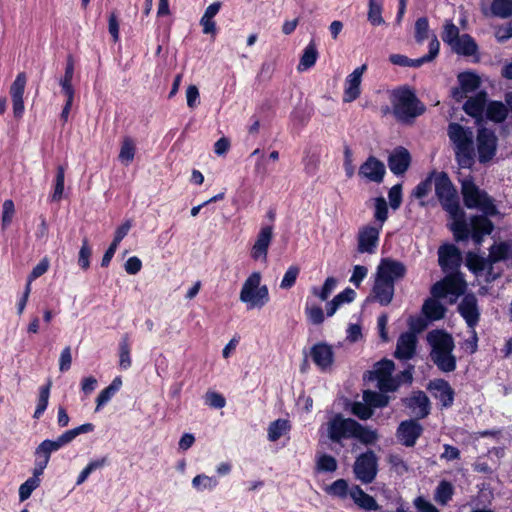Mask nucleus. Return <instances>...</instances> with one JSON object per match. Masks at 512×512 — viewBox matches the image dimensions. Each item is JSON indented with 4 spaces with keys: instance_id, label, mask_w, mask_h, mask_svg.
Masks as SVG:
<instances>
[{
    "instance_id": "052dcab7",
    "label": "nucleus",
    "mask_w": 512,
    "mask_h": 512,
    "mask_svg": "<svg viewBox=\"0 0 512 512\" xmlns=\"http://www.w3.org/2000/svg\"><path fill=\"white\" fill-rule=\"evenodd\" d=\"M351 412L361 420H368L373 415L371 406L365 401L364 403L354 402L351 407Z\"/></svg>"
},
{
    "instance_id": "ea45409f",
    "label": "nucleus",
    "mask_w": 512,
    "mask_h": 512,
    "mask_svg": "<svg viewBox=\"0 0 512 512\" xmlns=\"http://www.w3.org/2000/svg\"><path fill=\"white\" fill-rule=\"evenodd\" d=\"M291 426L286 419H277L269 424L268 439L272 442L280 439L286 432L290 430Z\"/></svg>"
},
{
    "instance_id": "7ed1b4c3",
    "label": "nucleus",
    "mask_w": 512,
    "mask_h": 512,
    "mask_svg": "<svg viewBox=\"0 0 512 512\" xmlns=\"http://www.w3.org/2000/svg\"><path fill=\"white\" fill-rule=\"evenodd\" d=\"M391 103L395 118L406 124L413 123L415 118L426 111L425 105L417 97L415 91L406 85L392 91Z\"/></svg>"
},
{
    "instance_id": "c756f323",
    "label": "nucleus",
    "mask_w": 512,
    "mask_h": 512,
    "mask_svg": "<svg viewBox=\"0 0 512 512\" xmlns=\"http://www.w3.org/2000/svg\"><path fill=\"white\" fill-rule=\"evenodd\" d=\"M451 47L455 53L463 56H472L478 51L476 41L469 34L461 35Z\"/></svg>"
},
{
    "instance_id": "72a5a7b5",
    "label": "nucleus",
    "mask_w": 512,
    "mask_h": 512,
    "mask_svg": "<svg viewBox=\"0 0 512 512\" xmlns=\"http://www.w3.org/2000/svg\"><path fill=\"white\" fill-rule=\"evenodd\" d=\"M423 313L432 321L444 318L446 307L436 299H427L423 304Z\"/></svg>"
},
{
    "instance_id": "dca6fc26",
    "label": "nucleus",
    "mask_w": 512,
    "mask_h": 512,
    "mask_svg": "<svg viewBox=\"0 0 512 512\" xmlns=\"http://www.w3.org/2000/svg\"><path fill=\"white\" fill-rule=\"evenodd\" d=\"M367 70V65L357 67L345 79L343 102L350 103L359 98L361 94L362 76Z\"/></svg>"
},
{
    "instance_id": "6ab92c4d",
    "label": "nucleus",
    "mask_w": 512,
    "mask_h": 512,
    "mask_svg": "<svg viewBox=\"0 0 512 512\" xmlns=\"http://www.w3.org/2000/svg\"><path fill=\"white\" fill-rule=\"evenodd\" d=\"M427 389L434 391L433 396L440 401L442 408L447 409L453 406L455 391L445 379L431 380L428 383Z\"/></svg>"
},
{
    "instance_id": "c03bdc74",
    "label": "nucleus",
    "mask_w": 512,
    "mask_h": 512,
    "mask_svg": "<svg viewBox=\"0 0 512 512\" xmlns=\"http://www.w3.org/2000/svg\"><path fill=\"white\" fill-rule=\"evenodd\" d=\"M95 426L92 423H84L78 427H75L70 430H66L64 433H62L59 438L63 442L64 445H67L68 443L72 442L77 436L84 433H90L94 431Z\"/></svg>"
},
{
    "instance_id": "9d476101",
    "label": "nucleus",
    "mask_w": 512,
    "mask_h": 512,
    "mask_svg": "<svg viewBox=\"0 0 512 512\" xmlns=\"http://www.w3.org/2000/svg\"><path fill=\"white\" fill-rule=\"evenodd\" d=\"M356 420L345 418L341 413L335 414L327 422L328 438L334 443H341L344 439L353 437Z\"/></svg>"
},
{
    "instance_id": "b1692460",
    "label": "nucleus",
    "mask_w": 512,
    "mask_h": 512,
    "mask_svg": "<svg viewBox=\"0 0 512 512\" xmlns=\"http://www.w3.org/2000/svg\"><path fill=\"white\" fill-rule=\"evenodd\" d=\"M466 266L475 275H479L486 271L487 275L491 277L492 280H495L500 276L499 274H493V267L490 264L488 257L484 258L475 252L469 251L466 254Z\"/></svg>"
},
{
    "instance_id": "f3484780",
    "label": "nucleus",
    "mask_w": 512,
    "mask_h": 512,
    "mask_svg": "<svg viewBox=\"0 0 512 512\" xmlns=\"http://www.w3.org/2000/svg\"><path fill=\"white\" fill-rule=\"evenodd\" d=\"M382 226H364L358 233V252L372 254L376 251Z\"/></svg>"
},
{
    "instance_id": "5701e85b",
    "label": "nucleus",
    "mask_w": 512,
    "mask_h": 512,
    "mask_svg": "<svg viewBox=\"0 0 512 512\" xmlns=\"http://www.w3.org/2000/svg\"><path fill=\"white\" fill-rule=\"evenodd\" d=\"M461 252L453 244H445L438 250V262L443 270H455L461 264Z\"/></svg>"
},
{
    "instance_id": "338daca9",
    "label": "nucleus",
    "mask_w": 512,
    "mask_h": 512,
    "mask_svg": "<svg viewBox=\"0 0 512 512\" xmlns=\"http://www.w3.org/2000/svg\"><path fill=\"white\" fill-rule=\"evenodd\" d=\"M14 213H15L14 202L11 199L5 200L3 203V206H2V220H1L3 229L7 228L11 224Z\"/></svg>"
},
{
    "instance_id": "603ef678",
    "label": "nucleus",
    "mask_w": 512,
    "mask_h": 512,
    "mask_svg": "<svg viewBox=\"0 0 512 512\" xmlns=\"http://www.w3.org/2000/svg\"><path fill=\"white\" fill-rule=\"evenodd\" d=\"M92 255V249L89 245V240L87 237L83 238L82 245L79 250L78 255V265L84 271L90 268V257Z\"/></svg>"
},
{
    "instance_id": "3c124183",
    "label": "nucleus",
    "mask_w": 512,
    "mask_h": 512,
    "mask_svg": "<svg viewBox=\"0 0 512 512\" xmlns=\"http://www.w3.org/2000/svg\"><path fill=\"white\" fill-rule=\"evenodd\" d=\"M64 182H65V168L62 165H59L56 169L55 185H54V191L51 195V201L57 202L62 199L63 192H64Z\"/></svg>"
},
{
    "instance_id": "774afa93",
    "label": "nucleus",
    "mask_w": 512,
    "mask_h": 512,
    "mask_svg": "<svg viewBox=\"0 0 512 512\" xmlns=\"http://www.w3.org/2000/svg\"><path fill=\"white\" fill-rule=\"evenodd\" d=\"M389 204L393 210H397L402 203V184L392 186L388 192Z\"/></svg>"
},
{
    "instance_id": "ddd939ff",
    "label": "nucleus",
    "mask_w": 512,
    "mask_h": 512,
    "mask_svg": "<svg viewBox=\"0 0 512 512\" xmlns=\"http://www.w3.org/2000/svg\"><path fill=\"white\" fill-rule=\"evenodd\" d=\"M273 239V225L262 226L251 248L250 256L253 260L267 261L268 250Z\"/></svg>"
},
{
    "instance_id": "c9c22d12",
    "label": "nucleus",
    "mask_w": 512,
    "mask_h": 512,
    "mask_svg": "<svg viewBox=\"0 0 512 512\" xmlns=\"http://www.w3.org/2000/svg\"><path fill=\"white\" fill-rule=\"evenodd\" d=\"M457 78L462 90L468 93L476 91L481 85L480 77L471 71L461 72Z\"/></svg>"
},
{
    "instance_id": "79ce46f5",
    "label": "nucleus",
    "mask_w": 512,
    "mask_h": 512,
    "mask_svg": "<svg viewBox=\"0 0 512 512\" xmlns=\"http://www.w3.org/2000/svg\"><path fill=\"white\" fill-rule=\"evenodd\" d=\"M436 170L431 171L427 177L420 181L412 191V196L416 199L425 198L432 190V184L435 183Z\"/></svg>"
},
{
    "instance_id": "e433bc0d",
    "label": "nucleus",
    "mask_w": 512,
    "mask_h": 512,
    "mask_svg": "<svg viewBox=\"0 0 512 512\" xmlns=\"http://www.w3.org/2000/svg\"><path fill=\"white\" fill-rule=\"evenodd\" d=\"M135 153L136 144L134 139L130 136H125L121 142L120 152L118 155L119 160L128 165L134 160Z\"/></svg>"
},
{
    "instance_id": "37998d69",
    "label": "nucleus",
    "mask_w": 512,
    "mask_h": 512,
    "mask_svg": "<svg viewBox=\"0 0 512 512\" xmlns=\"http://www.w3.org/2000/svg\"><path fill=\"white\" fill-rule=\"evenodd\" d=\"M50 388H51V381H48L46 385H43L39 388V396L37 401V406L35 409V412L33 414L34 419H39L45 412L48 406L49 402V396H50Z\"/></svg>"
},
{
    "instance_id": "58836bf2",
    "label": "nucleus",
    "mask_w": 512,
    "mask_h": 512,
    "mask_svg": "<svg viewBox=\"0 0 512 512\" xmlns=\"http://www.w3.org/2000/svg\"><path fill=\"white\" fill-rule=\"evenodd\" d=\"M387 392H379L367 390L363 394V399L371 408H384L388 406L390 397L386 395Z\"/></svg>"
},
{
    "instance_id": "864d4df0",
    "label": "nucleus",
    "mask_w": 512,
    "mask_h": 512,
    "mask_svg": "<svg viewBox=\"0 0 512 512\" xmlns=\"http://www.w3.org/2000/svg\"><path fill=\"white\" fill-rule=\"evenodd\" d=\"M336 284L337 281L334 277H327L320 289L317 287L312 288V293L322 301H326L336 287Z\"/></svg>"
},
{
    "instance_id": "49530a36",
    "label": "nucleus",
    "mask_w": 512,
    "mask_h": 512,
    "mask_svg": "<svg viewBox=\"0 0 512 512\" xmlns=\"http://www.w3.org/2000/svg\"><path fill=\"white\" fill-rule=\"evenodd\" d=\"M40 476L41 475H35V473L33 472V475L20 485V487H19L20 501L27 500L31 496L32 492L40 486V482H41Z\"/></svg>"
},
{
    "instance_id": "412c9836",
    "label": "nucleus",
    "mask_w": 512,
    "mask_h": 512,
    "mask_svg": "<svg viewBox=\"0 0 512 512\" xmlns=\"http://www.w3.org/2000/svg\"><path fill=\"white\" fill-rule=\"evenodd\" d=\"M310 356L315 365L322 371L330 368L334 362L333 348L325 342L314 344L311 347Z\"/></svg>"
},
{
    "instance_id": "473e14b6",
    "label": "nucleus",
    "mask_w": 512,
    "mask_h": 512,
    "mask_svg": "<svg viewBox=\"0 0 512 512\" xmlns=\"http://www.w3.org/2000/svg\"><path fill=\"white\" fill-rule=\"evenodd\" d=\"M122 379L120 376L115 377L112 382L104 388L96 398V411H99L110 399L120 390Z\"/></svg>"
},
{
    "instance_id": "2eb2a0df",
    "label": "nucleus",
    "mask_w": 512,
    "mask_h": 512,
    "mask_svg": "<svg viewBox=\"0 0 512 512\" xmlns=\"http://www.w3.org/2000/svg\"><path fill=\"white\" fill-rule=\"evenodd\" d=\"M458 312L470 329H474L480 320L477 297L473 293L464 295L458 305Z\"/></svg>"
},
{
    "instance_id": "f704fd0d",
    "label": "nucleus",
    "mask_w": 512,
    "mask_h": 512,
    "mask_svg": "<svg viewBox=\"0 0 512 512\" xmlns=\"http://www.w3.org/2000/svg\"><path fill=\"white\" fill-rule=\"evenodd\" d=\"M453 494L454 487L452 483L447 480H441L435 489L434 500L438 504L445 506L452 499Z\"/></svg>"
},
{
    "instance_id": "a19ab883",
    "label": "nucleus",
    "mask_w": 512,
    "mask_h": 512,
    "mask_svg": "<svg viewBox=\"0 0 512 512\" xmlns=\"http://www.w3.org/2000/svg\"><path fill=\"white\" fill-rule=\"evenodd\" d=\"M490 12L494 17L507 19L512 16V0H493Z\"/></svg>"
},
{
    "instance_id": "c85d7f7f",
    "label": "nucleus",
    "mask_w": 512,
    "mask_h": 512,
    "mask_svg": "<svg viewBox=\"0 0 512 512\" xmlns=\"http://www.w3.org/2000/svg\"><path fill=\"white\" fill-rule=\"evenodd\" d=\"M318 57L319 53L316 43L314 40H311L303 50L297 70L302 72L312 68L316 64Z\"/></svg>"
},
{
    "instance_id": "f8f14e48",
    "label": "nucleus",
    "mask_w": 512,
    "mask_h": 512,
    "mask_svg": "<svg viewBox=\"0 0 512 512\" xmlns=\"http://www.w3.org/2000/svg\"><path fill=\"white\" fill-rule=\"evenodd\" d=\"M420 419H408L402 421L396 430L398 442L405 447H414L422 436L424 428L419 423Z\"/></svg>"
},
{
    "instance_id": "e2e57ef3",
    "label": "nucleus",
    "mask_w": 512,
    "mask_h": 512,
    "mask_svg": "<svg viewBox=\"0 0 512 512\" xmlns=\"http://www.w3.org/2000/svg\"><path fill=\"white\" fill-rule=\"evenodd\" d=\"M444 280L449 294L460 295L464 292L465 283L459 276H447Z\"/></svg>"
},
{
    "instance_id": "39448f33",
    "label": "nucleus",
    "mask_w": 512,
    "mask_h": 512,
    "mask_svg": "<svg viewBox=\"0 0 512 512\" xmlns=\"http://www.w3.org/2000/svg\"><path fill=\"white\" fill-rule=\"evenodd\" d=\"M434 185L435 194L441 207L451 218H454L463 209L460 207L457 190L449 175L444 171H436Z\"/></svg>"
},
{
    "instance_id": "bb28decb",
    "label": "nucleus",
    "mask_w": 512,
    "mask_h": 512,
    "mask_svg": "<svg viewBox=\"0 0 512 512\" xmlns=\"http://www.w3.org/2000/svg\"><path fill=\"white\" fill-rule=\"evenodd\" d=\"M350 497L361 509L366 511H376L379 509V505L375 498L367 494L359 485H354L350 489Z\"/></svg>"
},
{
    "instance_id": "5fc2aeb1",
    "label": "nucleus",
    "mask_w": 512,
    "mask_h": 512,
    "mask_svg": "<svg viewBox=\"0 0 512 512\" xmlns=\"http://www.w3.org/2000/svg\"><path fill=\"white\" fill-rule=\"evenodd\" d=\"M326 492L332 496L346 498L350 494L348 482L345 479H337L326 488Z\"/></svg>"
},
{
    "instance_id": "393cba45",
    "label": "nucleus",
    "mask_w": 512,
    "mask_h": 512,
    "mask_svg": "<svg viewBox=\"0 0 512 512\" xmlns=\"http://www.w3.org/2000/svg\"><path fill=\"white\" fill-rule=\"evenodd\" d=\"M417 339L412 333H403L397 341L394 356L399 360H409L416 352Z\"/></svg>"
},
{
    "instance_id": "a18cd8bd",
    "label": "nucleus",
    "mask_w": 512,
    "mask_h": 512,
    "mask_svg": "<svg viewBox=\"0 0 512 512\" xmlns=\"http://www.w3.org/2000/svg\"><path fill=\"white\" fill-rule=\"evenodd\" d=\"M363 444H373L377 440V433L356 421L353 437Z\"/></svg>"
},
{
    "instance_id": "423d86ee",
    "label": "nucleus",
    "mask_w": 512,
    "mask_h": 512,
    "mask_svg": "<svg viewBox=\"0 0 512 512\" xmlns=\"http://www.w3.org/2000/svg\"><path fill=\"white\" fill-rule=\"evenodd\" d=\"M261 279V273L255 271L247 277L242 285L239 298L249 308H261L270 300L268 287L260 285Z\"/></svg>"
},
{
    "instance_id": "09e8293b",
    "label": "nucleus",
    "mask_w": 512,
    "mask_h": 512,
    "mask_svg": "<svg viewBox=\"0 0 512 512\" xmlns=\"http://www.w3.org/2000/svg\"><path fill=\"white\" fill-rule=\"evenodd\" d=\"M368 21L373 26H379L384 23L382 17V0H369Z\"/></svg>"
},
{
    "instance_id": "a878e982",
    "label": "nucleus",
    "mask_w": 512,
    "mask_h": 512,
    "mask_svg": "<svg viewBox=\"0 0 512 512\" xmlns=\"http://www.w3.org/2000/svg\"><path fill=\"white\" fill-rule=\"evenodd\" d=\"M486 103L487 94L485 91H480L464 103L463 110L467 115L479 120L483 117Z\"/></svg>"
},
{
    "instance_id": "7c9ffc66",
    "label": "nucleus",
    "mask_w": 512,
    "mask_h": 512,
    "mask_svg": "<svg viewBox=\"0 0 512 512\" xmlns=\"http://www.w3.org/2000/svg\"><path fill=\"white\" fill-rule=\"evenodd\" d=\"M486 118L495 123H502L508 116V108L501 101H490L485 106Z\"/></svg>"
},
{
    "instance_id": "69168bd1",
    "label": "nucleus",
    "mask_w": 512,
    "mask_h": 512,
    "mask_svg": "<svg viewBox=\"0 0 512 512\" xmlns=\"http://www.w3.org/2000/svg\"><path fill=\"white\" fill-rule=\"evenodd\" d=\"M204 399L206 405L215 409H222L226 405L225 397L221 393L215 391H208L205 394Z\"/></svg>"
},
{
    "instance_id": "680f3d73",
    "label": "nucleus",
    "mask_w": 512,
    "mask_h": 512,
    "mask_svg": "<svg viewBox=\"0 0 512 512\" xmlns=\"http://www.w3.org/2000/svg\"><path fill=\"white\" fill-rule=\"evenodd\" d=\"M218 484L217 480L204 474L196 475L192 480V485L197 490L212 489Z\"/></svg>"
},
{
    "instance_id": "4d7b16f0",
    "label": "nucleus",
    "mask_w": 512,
    "mask_h": 512,
    "mask_svg": "<svg viewBox=\"0 0 512 512\" xmlns=\"http://www.w3.org/2000/svg\"><path fill=\"white\" fill-rule=\"evenodd\" d=\"M429 20L427 17H420L415 22V40L421 44L428 38Z\"/></svg>"
},
{
    "instance_id": "0eeeda50",
    "label": "nucleus",
    "mask_w": 512,
    "mask_h": 512,
    "mask_svg": "<svg viewBox=\"0 0 512 512\" xmlns=\"http://www.w3.org/2000/svg\"><path fill=\"white\" fill-rule=\"evenodd\" d=\"M395 364L392 360L383 358L373 365L372 370L364 372L363 379L377 381V387L381 392L397 391V383L393 381Z\"/></svg>"
},
{
    "instance_id": "13d9d810",
    "label": "nucleus",
    "mask_w": 512,
    "mask_h": 512,
    "mask_svg": "<svg viewBox=\"0 0 512 512\" xmlns=\"http://www.w3.org/2000/svg\"><path fill=\"white\" fill-rule=\"evenodd\" d=\"M337 467V460L329 454H322L320 457H318L316 462V468L320 472L331 473L336 471Z\"/></svg>"
},
{
    "instance_id": "8fccbe9b",
    "label": "nucleus",
    "mask_w": 512,
    "mask_h": 512,
    "mask_svg": "<svg viewBox=\"0 0 512 512\" xmlns=\"http://www.w3.org/2000/svg\"><path fill=\"white\" fill-rule=\"evenodd\" d=\"M27 83V76L25 72H20L17 74L15 80L10 86V96L11 99H23L25 87Z\"/></svg>"
},
{
    "instance_id": "4be33fe9",
    "label": "nucleus",
    "mask_w": 512,
    "mask_h": 512,
    "mask_svg": "<svg viewBox=\"0 0 512 512\" xmlns=\"http://www.w3.org/2000/svg\"><path fill=\"white\" fill-rule=\"evenodd\" d=\"M386 173L385 165L375 156H369L359 168V175L375 183H381Z\"/></svg>"
},
{
    "instance_id": "de8ad7c7",
    "label": "nucleus",
    "mask_w": 512,
    "mask_h": 512,
    "mask_svg": "<svg viewBox=\"0 0 512 512\" xmlns=\"http://www.w3.org/2000/svg\"><path fill=\"white\" fill-rule=\"evenodd\" d=\"M131 348L128 336L125 335L119 343V365L122 369L126 370L131 367Z\"/></svg>"
},
{
    "instance_id": "4c0bfd02",
    "label": "nucleus",
    "mask_w": 512,
    "mask_h": 512,
    "mask_svg": "<svg viewBox=\"0 0 512 512\" xmlns=\"http://www.w3.org/2000/svg\"><path fill=\"white\" fill-rule=\"evenodd\" d=\"M35 462L33 472L35 475H42L48 463L50 461L51 453L47 449L39 444L34 451Z\"/></svg>"
},
{
    "instance_id": "f03ea898",
    "label": "nucleus",
    "mask_w": 512,
    "mask_h": 512,
    "mask_svg": "<svg viewBox=\"0 0 512 512\" xmlns=\"http://www.w3.org/2000/svg\"><path fill=\"white\" fill-rule=\"evenodd\" d=\"M427 341L431 346L430 358L437 368L444 373L455 371L457 359L453 355V336L444 329H434L428 332Z\"/></svg>"
},
{
    "instance_id": "9b49d317",
    "label": "nucleus",
    "mask_w": 512,
    "mask_h": 512,
    "mask_svg": "<svg viewBox=\"0 0 512 512\" xmlns=\"http://www.w3.org/2000/svg\"><path fill=\"white\" fill-rule=\"evenodd\" d=\"M498 139L492 129L481 127L477 130L476 144L481 164L490 162L496 155Z\"/></svg>"
},
{
    "instance_id": "0e129e2a",
    "label": "nucleus",
    "mask_w": 512,
    "mask_h": 512,
    "mask_svg": "<svg viewBox=\"0 0 512 512\" xmlns=\"http://www.w3.org/2000/svg\"><path fill=\"white\" fill-rule=\"evenodd\" d=\"M374 218L380 222V225L383 226V223L388 218V205L386 200L383 197H378L375 199V211Z\"/></svg>"
},
{
    "instance_id": "20e7f679",
    "label": "nucleus",
    "mask_w": 512,
    "mask_h": 512,
    "mask_svg": "<svg viewBox=\"0 0 512 512\" xmlns=\"http://www.w3.org/2000/svg\"><path fill=\"white\" fill-rule=\"evenodd\" d=\"M448 136L454 144L455 159L461 168L470 169L475 164L473 132L461 124L452 122L448 125Z\"/></svg>"
},
{
    "instance_id": "6e6d98bb",
    "label": "nucleus",
    "mask_w": 512,
    "mask_h": 512,
    "mask_svg": "<svg viewBox=\"0 0 512 512\" xmlns=\"http://www.w3.org/2000/svg\"><path fill=\"white\" fill-rule=\"evenodd\" d=\"M460 36L458 27L452 21H447L441 35L443 42L452 46Z\"/></svg>"
},
{
    "instance_id": "aec40b11",
    "label": "nucleus",
    "mask_w": 512,
    "mask_h": 512,
    "mask_svg": "<svg viewBox=\"0 0 512 512\" xmlns=\"http://www.w3.org/2000/svg\"><path fill=\"white\" fill-rule=\"evenodd\" d=\"M402 402L415 413L416 419H424L431 412L430 400L422 390L413 392L410 397L403 398Z\"/></svg>"
},
{
    "instance_id": "cd10ccee",
    "label": "nucleus",
    "mask_w": 512,
    "mask_h": 512,
    "mask_svg": "<svg viewBox=\"0 0 512 512\" xmlns=\"http://www.w3.org/2000/svg\"><path fill=\"white\" fill-rule=\"evenodd\" d=\"M512 257V246L507 241H501L494 243L489 248V262L493 266L494 264L506 261Z\"/></svg>"
},
{
    "instance_id": "6e6552de",
    "label": "nucleus",
    "mask_w": 512,
    "mask_h": 512,
    "mask_svg": "<svg viewBox=\"0 0 512 512\" xmlns=\"http://www.w3.org/2000/svg\"><path fill=\"white\" fill-rule=\"evenodd\" d=\"M461 193L464 205L468 209L488 210L491 212L492 208L497 207L493 198L485 190H481L471 178L462 181Z\"/></svg>"
},
{
    "instance_id": "1a4fd4ad",
    "label": "nucleus",
    "mask_w": 512,
    "mask_h": 512,
    "mask_svg": "<svg viewBox=\"0 0 512 512\" xmlns=\"http://www.w3.org/2000/svg\"><path fill=\"white\" fill-rule=\"evenodd\" d=\"M353 472L363 484L372 483L378 473V458L375 452L367 450L361 453L354 462Z\"/></svg>"
},
{
    "instance_id": "bf43d9fd",
    "label": "nucleus",
    "mask_w": 512,
    "mask_h": 512,
    "mask_svg": "<svg viewBox=\"0 0 512 512\" xmlns=\"http://www.w3.org/2000/svg\"><path fill=\"white\" fill-rule=\"evenodd\" d=\"M299 273H300V268L296 265H291L286 270V272L281 280L280 287L282 289L292 288L296 283Z\"/></svg>"
},
{
    "instance_id": "a211bd4d",
    "label": "nucleus",
    "mask_w": 512,
    "mask_h": 512,
    "mask_svg": "<svg viewBox=\"0 0 512 512\" xmlns=\"http://www.w3.org/2000/svg\"><path fill=\"white\" fill-rule=\"evenodd\" d=\"M411 161L410 152L403 146L396 147L387 159L390 171L396 176L404 175L409 169Z\"/></svg>"
},
{
    "instance_id": "2f4dec72",
    "label": "nucleus",
    "mask_w": 512,
    "mask_h": 512,
    "mask_svg": "<svg viewBox=\"0 0 512 512\" xmlns=\"http://www.w3.org/2000/svg\"><path fill=\"white\" fill-rule=\"evenodd\" d=\"M375 298L382 306H387L391 303L394 295V285L386 282H382L380 279H376L373 287Z\"/></svg>"
},
{
    "instance_id": "4468645a",
    "label": "nucleus",
    "mask_w": 512,
    "mask_h": 512,
    "mask_svg": "<svg viewBox=\"0 0 512 512\" xmlns=\"http://www.w3.org/2000/svg\"><path fill=\"white\" fill-rule=\"evenodd\" d=\"M405 274V265L400 261L390 258L382 259L377 269V278L382 282L393 285L396 280L403 278Z\"/></svg>"
},
{
    "instance_id": "f257e3e1",
    "label": "nucleus",
    "mask_w": 512,
    "mask_h": 512,
    "mask_svg": "<svg viewBox=\"0 0 512 512\" xmlns=\"http://www.w3.org/2000/svg\"><path fill=\"white\" fill-rule=\"evenodd\" d=\"M491 210H481L482 214L471 215L469 221L466 220L464 210H461L452 218L453 222L450 225L455 241L464 242L471 238L475 245L480 246L485 237L494 231L495 226L490 217L499 215L497 207Z\"/></svg>"
}]
</instances>
